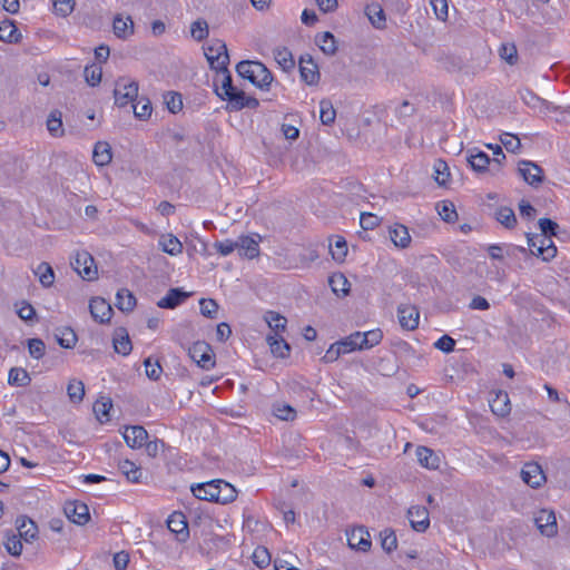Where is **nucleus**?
<instances>
[{"label": "nucleus", "mask_w": 570, "mask_h": 570, "mask_svg": "<svg viewBox=\"0 0 570 570\" xmlns=\"http://www.w3.org/2000/svg\"><path fill=\"white\" fill-rule=\"evenodd\" d=\"M28 351L31 357L40 360L45 355L46 345L40 338L28 340Z\"/></svg>", "instance_id": "nucleus-56"}, {"label": "nucleus", "mask_w": 570, "mask_h": 570, "mask_svg": "<svg viewBox=\"0 0 570 570\" xmlns=\"http://www.w3.org/2000/svg\"><path fill=\"white\" fill-rule=\"evenodd\" d=\"M89 311L92 318L101 324L109 322L112 315L110 304L100 297L90 301Z\"/></svg>", "instance_id": "nucleus-17"}, {"label": "nucleus", "mask_w": 570, "mask_h": 570, "mask_svg": "<svg viewBox=\"0 0 570 570\" xmlns=\"http://www.w3.org/2000/svg\"><path fill=\"white\" fill-rule=\"evenodd\" d=\"M274 414L283 421H291L295 419L296 411L287 404H276L274 406Z\"/></svg>", "instance_id": "nucleus-63"}, {"label": "nucleus", "mask_w": 570, "mask_h": 570, "mask_svg": "<svg viewBox=\"0 0 570 570\" xmlns=\"http://www.w3.org/2000/svg\"><path fill=\"white\" fill-rule=\"evenodd\" d=\"M416 458L419 463L426 469H438L440 465V458L434 453L433 450L426 446L416 448Z\"/></svg>", "instance_id": "nucleus-26"}, {"label": "nucleus", "mask_w": 570, "mask_h": 570, "mask_svg": "<svg viewBox=\"0 0 570 570\" xmlns=\"http://www.w3.org/2000/svg\"><path fill=\"white\" fill-rule=\"evenodd\" d=\"M527 239L533 255L541 256L546 262L556 257L557 247L551 238L543 235L528 234Z\"/></svg>", "instance_id": "nucleus-2"}, {"label": "nucleus", "mask_w": 570, "mask_h": 570, "mask_svg": "<svg viewBox=\"0 0 570 570\" xmlns=\"http://www.w3.org/2000/svg\"><path fill=\"white\" fill-rule=\"evenodd\" d=\"M115 104L118 107H126L138 97V82L136 81H126L119 80L116 83V88L114 90Z\"/></svg>", "instance_id": "nucleus-3"}, {"label": "nucleus", "mask_w": 570, "mask_h": 570, "mask_svg": "<svg viewBox=\"0 0 570 570\" xmlns=\"http://www.w3.org/2000/svg\"><path fill=\"white\" fill-rule=\"evenodd\" d=\"M136 305V297L126 288H121L116 295V306L122 312H130Z\"/></svg>", "instance_id": "nucleus-40"}, {"label": "nucleus", "mask_w": 570, "mask_h": 570, "mask_svg": "<svg viewBox=\"0 0 570 570\" xmlns=\"http://www.w3.org/2000/svg\"><path fill=\"white\" fill-rule=\"evenodd\" d=\"M493 414L504 417L511 412L510 399L507 392L499 391L489 401Z\"/></svg>", "instance_id": "nucleus-21"}, {"label": "nucleus", "mask_w": 570, "mask_h": 570, "mask_svg": "<svg viewBox=\"0 0 570 570\" xmlns=\"http://www.w3.org/2000/svg\"><path fill=\"white\" fill-rule=\"evenodd\" d=\"M73 269L86 281H94L97 277V267L94 257L88 252L77 253L71 263Z\"/></svg>", "instance_id": "nucleus-6"}, {"label": "nucleus", "mask_w": 570, "mask_h": 570, "mask_svg": "<svg viewBox=\"0 0 570 570\" xmlns=\"http://www.w3.org/2000/svg\"><path fill=\"white\" fill-rule=\"evenodd\" d=\"M205 56L213 69H216L217 71H227L229 56L224 42L217 41L213 46H209Z\"/></svg>", "instance_id": "nucleus-4"}, {"label": "nucleus", "mask_w": 570, "mask_h": 570, "mask_svg": "<svg viewBox=\"0 0 570 570\" xmlns=\"http://www.w3.org/2000/svg\"><path fill=\"white\" fill-rule=\"evenodd\" d=\"M190 358L204 370H209L215 365L212 347L205 342H196L188 350Z\"/></svg>", "instance_id": "nucleus-5"}, {"label": "nucleus", "mask_w": 570, "mask_h": 570, "mask_svg": "<svg viewBox=\"0 0 570 570\" xmlns=\"http://www.w3.org/2000/svg\"><path fill=\"white\" fill-rule=\"evenodd\" d=\"M332 257L336 262H343L347 254V244L344 237L335 236L334 243L330 244Z\"/></svg>", "instance_id": "nucleus-46"}, {"label": "nucleus", "mask_w": 570, "mask_h": 570, "mask_svg": "<svg viewBox=\"0 0 570 570\" xmlns=\"http://www.w3.org/2000/svg\"><path fill=\"white\" fill-rule=\"evenodd\" d=\"M119 470L127 478L128 481L134 483L140 482L142 472L141 469L137 466L134 462L129 460L120 461Z\"/></svg>", "instance_id": "nucleus-43"}, {"label": "nucleus", "mask_w": 570, "mask_h": 570, "mask_svg": "<svg viewBox=\"0 0 570 570\" xmlns=\"http://www.w3.org/2000/svg\"><path fill=\"white\" fill-rule=\"evenodd\" d=\"M407 518L413 530L425 532L430 527L429 511L425 507L413 505L407 510Z\"/></svg>", "instance_id": "nucleus-10"}, {"label": "nucleus", "mask_w": 570, "mask_h": 570, "mask_svg": "<svg viewBox=\"0 0 570 570\" xmlns=\"http://www.w3.org/2000/svg\"><path fill=\"white\" fill-rule=\"evenodd\" d=\"M274 58L284 71H289L295 67L294 57L286 47L276 48L274 50Z\"/></svg>", "instance_id": "nucleus-34"}, {"label": "nucleus", "mask_w": 570, "mask_h": 570, "mask_svg": "<svg viewBox=\"0 0 570 570\" xmlns=\"http://www.w3.org/2000/svg\"><path fill=\"white\" fill-rule=\"evenodd\" d=\"M347 543L351 549L366 552L371 549L372 542L367 530L364 527H357L346 533Z\"/></svg>", "instance_id": "nucleus-9"}, {"label": "nucleus", "mask_w": 570, "mask_h": 570, "mask_svg": "<svg viewBox=\"0 0 570 570\" xmlns=\"http://www.w3.org/2000/svg\"><path fill=\"white\" fill-rule=\"evenodd\" d=\"M521 478L531 488H539L546 481L541 465L535 462L525 463L521 470Z\"/></svg>", "instance_id": "nucleus-12"}, {"label": "nucleus", "mask_w": 570, "mask_h": 570, "mask_svg": "<svg viewBox=\"0 0 570 570\" xmlns=\"http://www.w3.org/2000/svg\"><path fill=\"white\" fill-rule=\"evenodd\" d=\"M400 325L407 331H413L419 326V311L412 305H400L397 308Z\"/></svg>", "instance_id": "nucleus-16"}, {"label": "nucleus", "mask_w": 570, "mask_h": 570, "mask_svg": "<svg viewBox=\"0 0 570 570\" xmlns=\"http://www.w3.org/2000/svg\"><path fill=\"white\" fill-rule=\"evenodd\" d=\"M500 141L510 153H517L521 148L520 139L510 132L502 134L500 136Z\"/></svg>", "instance_id": "nucleus-58"}, {"label": "nucleus", "mask_w": 570, "mask_h": 570, "mask_svg": "<svg viewBox=\"0 0 570 570\" xmlns=\"http://www.w3.org/2000/svg\"><path fill=\"white\" fill-rule=\"evenodd\" d=\"M22 36L12 20L0 21V40L7 43L20 42Z\"/></svg>", "instance_id": "nucleus-25"}, {"label": "nucleus", "mask_w": 570, "mask_h": 570, "mask_svg": "<svg viewBox=\"0 0 570 570\" xmlns=\"http://www.w3.org/2000/svg\"><path fill=\"white\" fill-rule=\"evenodd\" d=\"M534 523L542 535L553 538L558 533L557 518L552 510H540L534 517Z\"/></svg>", "instance_id": "nucleus-7"}, {"label": "nucleus", "mask_w": 570, "mask_h": 570, "mask_svg": "<svg viewBox=\"0 0 570 570\" xmlns=\"http://www.w3.org/2000/svg\"><path fill=\"white\" fill-rule=\"evenodd\" d=\"M267 343L272 353L277 357H286L289 354V344L284 340L282 334L268 335Z\"/></svg>", "instance_id": "nucleus-30"}, {"label": "nucleus", "mask_w": 570, "mask_h": 570, "mask_svg": "<svg viewBox=\"0 0 570 570\" xmlns=\"http://www.w3.org/2000/svg\"><path fill=\"white\" fill-rule=\"evenodd\" d=\"M381 546L384 551L391 553L397 548V539L395 532L391 529H385L381 532Z\"/></svg>", "instance_id": "nucleus-50"}, {"label": "nucleus", "mask_w": 570, "mask_h": 570, "mask_svg": "<svg viewBox=\"0 0 570 570\" xmlns=\"http://www.w3.org/2000/svg\"><path fill=\"white\" fill-rule=\"evenodd\" d=\"M135 117L140 120H146L150 117L153 107L148 98H140L131 105Z\"/></svg>", "instance_id": "nucleus-45"}, {"label": "nucleus", "mask_w": 570, "mask_h": 570, "mask_svg": "<svg viewBox=\"0 0 570 570\" xmlns=\"http://www.w3.org/2000/svg\"><path fill=\"white\" fill-rule=\"evenodd\" d=\"M190 490L194 497L199 500L216 502V498H219V491H217V480L198 483L193 485Z\"/></svg>", "instance_id": "nucleus-19"}, {"label": "nucleus", "mask_w": 570, "mask_h": 570, "mask_svg": "<svg viewBox=\"0 0 570 570\" xmlns=\"http://www.w3.org/2000/svg\"><path fill=\"white\" fill-rule=\"evenodd\" d=\"M228 107L232 110H242L244 108L256 109L259 106V101L252 96H247L243 90L237 87L235 90L226 97Z\"/></svg>", "instance_id": "nucleus-8"}, {"label": "nucleus", "mask_w": 570, "mask_h": 570, "mask_svg": "<svg viewBox=\"0 0 570 570\" xmlns=\"http://www.w3.org/2000/svg\"><path fill=\"white\" fill-rule=\"evenodd\" d=\"M164 99H165V104L170 112L176 114L181 110L183 99H181L180 94L169 91L165 95Z\"/></svg>", "instance_id": "nucleus-54"}, {"label": "nucleus", "mask_w": 570, "mask_h": 570, "mask_svg": "<svg viewBox=\"0 0 570 570\" xmlns=\"http://www.w3.org/2000/svg\"><path fill=\"white\" fill-rule=\"evenodd\" d=\"M187 297L188 294L181 288H170L157 305L160 308L173 309L184 303Z\"/></svg>", "instance_id": "nucleus-22"}, {"label": "nucleus", "mask_w": 570, "mask_h": 570, "mask_svg": "<svg viewBox=\"0 0 570 570\" xmlns=\"http://www.w3.org/2000/svg\"><path fill=\"white\" fill-rule=\"evenodd\" d=\"M114 348L118 354H121L124 356L128 355L131 352V341L125 330H120L119 332L116 333L114 337Z\"/></svg>", "instance_id": "nucleus-41"}, {"label": "nucleus", "mask_w": 570, "mask_h": 570, "mask_svg": "<svg viewBox=\"0 0 570 570\" xmlns=\"http://www.w3.org/2000/svg\"><path fill=\"white\" fill-rule=\"evenodd\" d=\"M433 168L436 183L439 185H445L450 177L448 164L441 159H438Z\"/></svg>", "instance_id": "nucleus-55"}, {"label": "nucleus", "mask_w": 570, "mask_h": 570, "mask_svg": "<svg viewBox=\"0 0 570 570\" xmlns=\"http://www.w3.org/2000/svg\"><path fill=\"white\" fill-rule=\"evenodd\" d=\"M236 71L238 76L248 80L261 90H269L274 79L269 69L261 61H240L236 66Z\"/></svg>", "instance_id": "nucleus-1"}, {"label": "nucleus", "mask_w": 570, "mask_h": 570, "mask_svg": "<svg viewBox=\"0 0 570 570\" xmlns=\"http://www.w3.org/2000/svg\"><path fill=\"white\" fill-rule=\"evenodd\" d=\"M168 529L176 533L178 540L185 541L189 537L188 524L183 513H173L167 520Z\"/></svg>", "instance_id": "nucleus-20"}, {"label": "nucleus", "mask_w": 570, "mask_h": 570, "mask_svg": "<svg viewBox=\"0 0 570 570\" xmlns=\"http://www.w3.org/2000/svg\"><path fill=\"white\" fill-rule=\"evenodd\" d=\"M315 42L323 53L327 56H333L337 51L335 37L330 31L318 33L315 38Z\"/></svg>", "instance_id": "nucleus-31"}, {"label": "nucleus", "mask_w": 570, "mask_h": 570, "mask_svg": "<svg viewBox=\"0 0 570 570\" xmlns=\"http://www.w3.org/2000/svg\"><path fill=\"white\" fill-rule=\"evenodd\" d=\"M365 13L375 28L382 29L385 27V13L380 4L372 3L366 6Z\"/></svg>", "instance_id": "nucleus-37"}, {"label": "nucleus", "mask_w": 570, "mask_h": 570, "mask_svg": "<svg viewBox=\"0 0 570 570\" xmlns=\"http://www.w3.org/2000/svg\"><path fill=\"white\" fill-rule=\"evenodd\" d=\"M17 530H18V537H20L26 542H30L35 538H37L38 534V527L37 524L29 518L20 517L16 521Z\"/></svg>", "instance_id": "nucleus-23"}, {"label": "nucleus", "mask_w": 570, "mask_h": 570, "mask_svg": "<svg viewBox=\"0 0 570 570\" xmlns=\"http://www.w3.org/2000/svg\"><path fill=\"white\" fill-rule=\"evenodd\" d=\"M299 73L302 80L308 86L317 85L321 78L318 67L311 56H307L306 58L301 57Z\"/></svg>", "instance_id": "nucleus-13"}, {"label": "nucleus", "mask_w": 570, "mask_h": 570, "mask_svg": "<svg viewBox=\"0 0 570 570\" xmlns=\"http://www.w3.org/2000/svg\"><path fill=\"white\" fill-rule=\"evenodd\" d=\"M519 171L523 179L532 186H538L543 181V170L533 161L521 160L519 163Z\"/></svg>", "instance_id": "nucleus-14"}, {"label": "nucleus", "mask_w": 570, "mask_h": 570, "mask_svg": "<svg viewBox=\"0 0 570 570\" xmlns=\"http://www.w3.org/2000/svg\"><path fill=\"white\" fill-rule=\"evenodd\" d=\"M85 78L88 85L95 87L100 83L102 70L96 65L87 66L83 70Z\"/></svg>", "instance_id": "nucleus-53"}, {"label": "nucleus", "mask_w": 570, "mask_h": 570, "mask_svg": "<svg viewBox=\"0 0 570 570\" xmlns=\"http://www.w3.org/2000/svg\"><path fill=\"white\" fill-rule=\"evenodd\" d=\"M67 394L71 402L80 403L85 396L83 383L78 380H71L67 386Z\"/></svg>", "instance_id": "nucleus-47"}, {"label": "nucleus", "mask_w": 570, "mask_h": 570, "mask_svg": "<svg viewBox=\"0 0 570 570\" xmlns=\"http://www.w3.org/2000/svg\"><path fill=\"white\" fill-rule=\"evenodd\" d=\"M163 252L168 255L176 256L183 252L181 242L173 234L163 235L158 242Z\"/></svg>", "instance_id": "nucleus-28"}, {"label": "nucleus", "mask_w": 570, "mask_h": 570, "mask_svg": "<svg viewBox=\"0 0 570 570\" xmlns=\"http://www.w3.org/2000/svg\"><path fill=\"white\" fill-rule=\"evenodd\" d=\"M144 365H145L146 375L150 380L157 381L160 377V375L163 373V367L158 361L153 362L151 357H147L144 361Z\"/></svg>", "instance_id": "nucleus-57"}, {"label": "nucleus", "mask_w": 570, "mask_h": 570, "mask_svg": "<svg viewBox=\"0 0 570 570\" xmlns=\"http://www.w3.org/2000/svg\"><path fill=\"white\" fill-rule=\"evenodd\" d=\"M31 382L29 373L22 367H12L9 371L8 383L13 386H27Z\"/></svg>", "instance_id": "nucleus-44"}, {"label": "nucleus", "mask_w": 570, "mask_h": 570, "mask_svg": "<svg viewBox=\"0 0 570 570\" xmlns=\"http://www.w3.org/2000/svg\"><path fill=\"white\" fill-rule=\"evenodd\" d=\"M497 220L505 228H513L517 224L514 212L509 207H501L495 213Z\"/></svg>", "instance_id": "nucleus-48"}, {"label": "nucleus", "mask_w": 570, "mask_h": 570, "mask_svg": "<svg viewBox=\"0 0 570 570\" xmlns=\"http://www.w3.org/2000/svg\"><path fill=\"white\" fill-rule=\"evenodd\" d=\"M63 511L71 522L79 525L87 523L90 519L89 509L83 502H67L65 504Z\"/></svg>", "instance_id": "nucleus-11"}, {"label": "nucleus", "mask_w": 570, "mask_h": 570, "mask_svg": "<svg viewBox=\"0 0 570 570\" xmlns=\"http://www.w3.org/2000/svg\"><path fill=\"white\" fill-rule=\"evenodd\" d=\"M112 159L111 148L108 142L98 141L92 151V160L97 166H106Z\"/></svg>", "instance_id": "nucleus-29"}, {"label": "nucleus", "mask_w": 570, "mask_h": 570, "mask_svg": "<svg viewBox=\"0 0 570 570\" xmlns=\"http://www.w3.org/2000/svg\"><path fill=\"white\" fill-rule=\"evenodd\" d=\"M190 33L196 41H203L208 36V23L203 19L194 21L190 27Z\"/></svg>", "instance_id": "nucleus-52"}, {"label": "nucleus", "mask_w": 570, "mask_h": 570, "mask_svg": "<svg viewBox=\"0 0 570 570\" xmlns=\"http://www.w3.org/2000/svg\"><path fill=\"white\" fill-rule=\"evenodd\" d=\"M35 274L39 277V282L43 287L48 288L53 285L55 272L49 263H47V262L40 263L37 266Z\"/></svg>", "instance_id": "nucleus-39"}, {"label": "nucleus", "mask_w": 570, "mask_h": 570, "mask_svg": "<svg viewBox=\"0 0 570 570\" xmlns=\"http://www.w3.org/2000/svg\"><path fill=\"white\" fill-rule=\"evenodd\" d=\"M111 406L110 401H97L94 404V412L100 422L109 421V411Z\"/></svg>", "instance_id": "nucleus-62"}, {"label": "nucleus", "mask_w": 570, "mask_h": 570, "mask_svg": "<svg viewBox=\"0 0 570 570\" xmlns=\"http://www.w3.org/2000/svg\"><path fill=\"white\" fill-rule=\"evenodd\" d=\"M439 215L446 223H453L458 219V213L452 202L443 200L438 205Z\"/></svg>", "instance_id": "nucleus-49"}, {"label": "nucleus", "mask_w": 570, "mask_h": 570, "mask_svg": "<svg viewBox=\"0 0 570 570\" xmlns=\"http://www.w3.org/2000/svg\"><path fill=\"white\" fill-rule=\"evenodd\" d=\"M256 236L257 239L248 235H242L238 237L237 249L239 256L245 257L247 259H254L259 256L261 236Z\"/></svg>", "instance_id": "nucleus-15"}, {"label": "nucleus", "mask_w": 570, "mask_h": 570, "mask_svg": "<svg viewBox=\"0 0 570 570\" xmlns=\"http://www.w3.org/2000/svg\"><path fill=\"white\" fill-rule=\"evenodd\" d=\"M21 538L18 537L17 534H12V535H8L6 542H4V546H6V549L7 551L13 556V557H19L22 552V542H21Z\"/></svg>", "instance_id": "nucleus-59"}, {"label": "nucleus", "mask_w": 570, "mask_h": 570, "mask_svg": "<svg viewBox=\"0 0 570 570\" xmlns=\"http://www.w3.org/2000/svg\"><path fill=\"white\" fill-rule=\"evenodd\" d=\"M468 161L473 170L478 173H484L488 170L491 164V158L484 151L471 153L468 157Z\"/></svg>", "instance_id": "nucleus-38"}, {"label": "nucleus", "mask_w": 570, "mask_h": 570, "mask_svg": "<svg viewBox=\"0 0 570 570\" xmlns=\"http://www.w3.org/2000/svg\"><path fill=\"white\" fill-rule=\"evenodd\" d=\"M199 306H200V313L208 317V318H215L216 317V314L218 312V304L216 303V301L214 299H206V298H202L199 301Z\"/></svg>", "instance_id": "nucleus-61"}, {"label": "nucleus", "mask_w": 570, "mask_h": 570, "mask_svg": "<svg viewBox=\"0 0 570 570\" xmlns=\"http://www.w3.org/2000/svg\"><path fill=\"white\" fill-rule=\"evenodd\" d=\"M112 28L114 33L119 39H127L134 33V22L130 17L124 19L121 16H116Z\"/></svg>", "instance_id": "nucleus-27"}, {"label": "nucleus", "mask_w": 570, "mask_h": 570, "mask_svg": "<svg viewBox=\"0 0 570 570\" xmlns=\"http://www.w3.org/2000/svg\"><path fill=\"white\" fill-rule=\"evenodd\" d=\"M328 284L337 296H345L350 292L351 284L342 273L333 274L328 278Z\"/></svg>", "instance_id": "nucleus-35"}, {"label": "nucleus", "mask_w": 570, "mask_h": 570, "mask_svg": "<svg viewBox=\"0 0 570 570\" xmlns=\"http://www.w3.org/2000/svg\"><path fill=\"white\" fill-rule=\"evenodd\" d=\"M265 322L273 331V335L282 334L286 330L287 320L283 315L274 311H267L264 315Z\"/></svg>", "instance_id": "nucleus-32"}, {"label": "nucleus", "mask_w": 570, "mask_h": 570, "mask_svg": "<svg viewBox=\"0 0 570 570\" xmlns=\"http://www.w3.org/2000/svg\"><path fill=\"white\" fill-rule=\"evenodd\" d=\"M220 72V86L217 85V79L215 80L216 94L223 100L226 99L228 95H230L235 90V86L233 85L232 76L229 71H219Z\"/></svg>", "instance_id": "nucleus-42"}, {"label": "nucleus", "mask_w": 570, "mask_h": 570, "mask_svg": "<svg viewBox=\"0 0 570 570\" xmlns=\"http://www.w3.org/2000/svg\"><path fill=\"white\" fill-rule=\"evenodd\" d=\"M321 108V121L324 125H332L335 121L336 111L333 108V105L328 100H322L320 102Z\"/></svg>", "instance_id": "nucleus-51"}, {"label": "nucleus", "mask_w": 570, "mask_h": 570, "mask_svg": "<svg viewBox=\"0 0 570 570\" xmlns=\"http://www.w3.org/2000/svg\"><path fill=\"white\" fill-rule=\"evenodd\" d=\"M148 438V433L144 426L132 425L127 426L124 432V439L128 446L131 449H139L144 446Z\"/></svg>", "instance_id": "nucleus-18"}, {"label": "nucleus", "mask_w": 570, "mask_h": 570, "mask_svg": "<svg viewBox=\"0 0 570 570\" xmlns=\"http://www.w3.org/2000/svg\"><path fill=\"white\" fill-rule=\"evenodd\" d=\"M253 562L259 567L265 568L271 562V556L266 548L258 547L253 552Z\"/></svg>", "instance_id": "nucleus-64"}, {"label": "nucleus", "mask_w": 570, "mask_h": 570, "mask_svg": "<svg viewBox=\"0 0 570 570\" xmlns=\"http://www.w3.org/2000/svg\"><path fill=\"white\" fill-rule=\"evenodd\" d=\"M217 491H219V498H216V503L227 504L233 502L237 497L236 489L224 480H217Z\"/></svg>", "instance_id": "nucleus-33"}, {"label": "nucleus", "mask_w": 570, "mask_h": 570, "mask_svg": "<svg viewBox=\"0 0 570 570\" xmlns=\"http://www.w3.org/2000/svg\"><path fill=\"white\" fill-rule=\"evenodd\" d=\"M75 0H53V9L56 14L68 17L75 9Z\"/></svg>", "instance_id": "nucleus-60"}, {"label": "nucleus", "mask_w": 570, "mask_h": 570, "mask_svg": "<svg viewBox=\"0 0 570 570\" xmlns=\"http://www.w3.org/2000/svg\"><path fill=\"white\" fill-rule=\"evenodd\" d=\"M390 238L396 247L406 248L411 244V235L406 226L395 224L390 227Z\"/></svg>", "instance_id": "nucleus-24"}, {"label": "nucleus", "mask_w": 570, "mask_h": 570, "mask_svg": "<svg viewBox=\"0 0 570 570\" xmlns=\"http://www.w3.org/2000/svg\"><path fill=\"white\" fill-rule=\"evenodd\" d=\"M57 343L63 348H72L77 343V334L70 327L57 328L55 334Z\"/></svg>", "instance_id": "nucleus-36"}]
</instances>
